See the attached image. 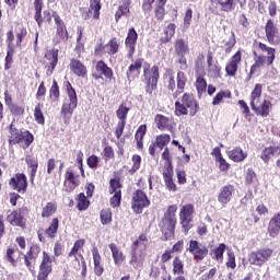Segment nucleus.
Wrapping results in <instances>:
<instances>
[{"label": "nucleus", "mask_w": 280, "mask_h": 280, "mask_svg": "<svg viewBox=\"0 0 280 280\" xmlns=\"http://www.w3.org/2000/svg\"><path fill=\"white\" fill-rule=\"evenodd\" d=\"M176 211H178V207L176 205L168 206L162 222L160 223L164 242L173 240L176 231Z\"/></svg>", "instance_id": "f257e3e1"}, {"label": "nucleus", "mask_w": 280, "mask_h": 280, "mask_svg": "<svg viewBox=\"0 0 280 280\" xmlns=\"http://www.w3.org/2000/svg\"><path fill=\"white\" fill-rule=\"evenodd\" d=\"M199 110L200 105L198 104V101H196V97L189 93H185L180 101L175 103L176 117H180L183 115H190V117H194Z\"/></svg>", "instance_id": "f03ea898"}, {"label": "nucleus", "mask_w": 280, "mask_h": 280, "mask_svg": "<svg viewBox=\"0 0 280 280\" xmlns=\"http://www.w3.org/2000/svg\"><path fill=\"white\" fill-rule=\"evenodd\" d=\"M148 248V236L141 234L131 245V259L129 261L136 270L143 264L145 249Z\"/></svg>", "instance_id": "7ed1b4c3"}, {"label": "nucleus", "mask_w": 280, "mask_h": 280, "mask_svg": "<svg viewBox=\"0 0 280 280\" xmlns=\"http://www.w3.org/2000/svg\"><path fill=\"white\" fill-rule=\"evenodd\" d=\"M10 139L9 143L11 145H20L23 148V150H27L32 143H34V135L30 132L28 130L21 131L14 127V122H11L10 125Z\"/></svg>", "instance_id": "20e7f679"}, {"label": "nucleus", "mask_w": 280, "mask_h": 280, "mask_svg": "<svg viewBox=\"0 0 280 280\" xmlns=\"http://www.w3.org/2000/svg\"><path fill=\"white\" fill-rule=\"evenodd\" d=\"M68 100L61 106V115L65 119H71L73 115V110L78 108V93H75V89L68 81L66 83Z\"/></svg>", "instance_id": "39448f33"}, {"label": "nucleus", "mask_w": 280, "mask_h": 280, "mask_svg": "<svg viewBox=\"0 0 280 280\" xmlns=\"http://www.w3.org/2000/svg\"><path fill=\"white\" fill-rule=\"evenodd\" d=\"M150 207V199H148V195L145 191L141 189H137L132 194L131 199V209L135 211V213H143V209Z\"/></svg>", "instance_id": "423d86ee"}, {"label": "nucleus", "mask_w": 280, "mask_h": 280, "mask_svg": "<svg viewBox=\"0 0 280 280\" xmlns=\"http://www.w3.org/2000/svg\"><path fill=\"white\" fill-rule=\"evenodd\" d=\"M272 257L271 248H261L256 252H252L248 256V261L252 266H258L261 268Z\"/></svg>", "instance_id": "0eeeda50"}, {"label": "nucleus", "mask_w": 280, "mask_h": 280, "mask_svg": "<svg viewBox=\"0 0 280 280\" xmlns=\"http://www.w3.org/2000/svg\"><path fill=\"white\" fill-rule=\"evenodd\" d=\"M27 215H30V210L27 209V207L23 206L19 210H15L8 214L7 221H9L12 226L23 228L25 226V218H27Z\"/></svg>", "instance_id": "6e6552de"}, {"label": "nucleus", "mask_w": 280, "mask_h": 280, "mask_svg": "<svg viewBox=\"0 0 280 280\" xmlns=\"http://www.w3.org/2000/svg\"><path fill=\"white\" fill-rule=\"evenodd\" d=\"M179 219L184 232L187 233L191 229V220L194 219V205L188 203L182 207Z\"/></svg>", "instance_id": "1a4fd4ad"}, {"label": "nucleus", "mask_w": 280, "mask_h": 280, "mask_svg": "<svg viewBox=\"0 0 280 280\" xmlns=\"http://www.w3.org/2000/svg\"><path fill=\"white\" fill-rule=\"evenodd\" d=\"M188 252L197 261H202V259L209 255V248H207V245H203L198 241L189 242Z\"/></svg>", "instance_id": "9d476101"}, {"label": "nucleus", "mask_w": 280, "mask_h": 280, "mask_svg": "<svg viewBox=\"0 0 280 280\" xmlns=\"http://www.w3.org/2000/svg\"><path fill=\"white\" fill-rule=\"evenodd\" d=\"M52 19L57 27V43H67L69 40V32H67V25H65V21L60 19V15H58L56 11L52 12Z\"/></svg>", "instance_id": "9b49d317"}, {"label": "nucleus", "mask_w": 280, "mask_h": 280, "mask_svg": "<svg viewBox=\"0 0 280 280\" xmlns=\"http://www.w3.org/2000/svg\"><path fill=\"white\" fill-rule=\"evenodd\" d=\"M139 38V34L131 27L128 30L127 37L125 39V47L127 49V58H132L135 56V51H137V40Z\"/></svg>", "instance_id": "f8f14e48"}, {"label": "nucleus", "mask_w": 280, "mask_h": 280, "mask_svg": "<svg viewBox=\"0 0 280 280\" xmlns=\"http://www.w3.org/2000/svg\"><path fill=\"white\" fill-rule=\"evenodd\" d=\"M265 34L270 45H280L279 28H277V24H275V21H267L265 25Z\"/></svg>", "instance_id": "ddd939ff"}, {"label": "nucleus", "mask_w": 280, "mask_h": 280, "mask_svg": "<svg viewBox=\"0 0 280 280\" xmlns=\"http://www.w3.org/2000/svg\"><path fill=\"white\" fill-rule=\"evenodd\" d=\"M51 262L52 258L47 254V252L43 253V260L39 265V272L37 276V280H47V277H49V273L51 272Z\"/></svg>", "instance_id": "4468645a"}, {"label": "nucleus", "mask_w": 280, "mask_h": 280, "mask_svg": "<svg viewBox=\"0 0 280 280\" xmlns=\"http://www.w3.org/2000/svg\"><path fill=\"white\" fill-rule=\"evenodd\" d=\"M44 65L47 68L46 75H51L56 69V65H58V49L54 48L46 51Z\"/></svg>", "instance_id": "2eb2a0df"}, {"label": "nucleus", "mask_w": 280, "mask_h": 280, "mask_svg": "<svg viewBox=\"0 0 280 280\" xmlns=\"http://www.w3.org/2000/svg\"><path fill=\"white\" fill-rule=\"evenodd\" d=\"M235 191V187L233 185L222 186L219 190L218 202L222 205V207H226L231 200H233V194Z\"/></svg>", "instance_id": "dca6fc26"}, {"label": "nucleus", "mask_w": 280, "mask_h": 280, "mask_svg": "<svg viewBox=\"0 0 280 280\" xmlns=\"http://www.w3.org/2000/svg\"><path fill=\"white\" fill-rule=\"evenodd\" d=\"M9 185L15 191H27V177L23 173L16 174L15 177L10 179Z\"/></svg>", "instance_id": "f3484780"}, {"label": "nucleus", "mask_w": 280, "mask_h": 280, "mask_svg": "<svg viewBox=\"0 0 280 280\" xmlns=\"http://www.w3.org/2000/svg\"><path fill=\"white\" fill-rule=\"evenodd\" d=\"M96 72L92 73L94 80H102V75L110 80L113 78V69L108 68V66L104 61H98L95 66Z\"/></svg>", "instance_id": "a211bd4d"}, {"label": "nucleus", "mask_w": 280, "mask_h": 280, "mask_svg": "<svg viewBox=\"0 0 280 280\" xmlns=\"http://www.w3.org/2000/svg\"><path fill=\"white\" fill-rule=\"evenodd\" d=\"M151 77L149 78L147 82L145 92L149 95H152L156 89V84H159V66H153L150 69Z\"/></svg>", "instance_id": "6ab92c4d"}, {"label": "nucleus", "mask_w": 280, "mask_h": 280, "mask_svg": "<svg viewBox=\"0 0 280 280\" xmlns=\"http://www.w3.org/2000/svg\"><path fill=\"white\" fill-rule=\"evenodd\" d=\"M211 8L210 11L212 14H220L218 12V5H221L222 12H231L233 10V1L234 0H210Z\"/></svg>", "instance_id": "aec40b11"}, {"label": "nucleus", "mask_w": 280, "mask_h": 280, "mask_svg": "<svg viewBox=\"0 0 280 280\" xmlns=\"http://www.w3.org/2000/svg\"><path fill=\"white\" fill-rule=\"evenodd\" d=\"M80 185L79 182L75 180V174L73 171L68 170L65 174V183H63V191L71 194Z\"/></svg>", "instance_id": "412c9836"}, {"label": "nucleus", "mask_w": 280, "mask_h": 280, "mask_svg": "<svg viewBox=\"0 0 280 280\" xmlns=\"http://www.w3.org/2000/svg\"><path fill=\"white\" fill-rule=\"evenodd\" d=\"M242 62V51H236L235 55L231 58V61L225 67V71L228 75L234 78L235 73H237V67Z\"/></svg>", "instance_id": "4be33fe9"}, {"label": "nucleus", "mask_w": 280, "mask_h": 280, "mask_svg": "<svg viewBox=\"0 0 280 280\" xmlns=\"http://www.w3.org/2000/svg\"><path fill=\"white\" fill-rule=\"evenodd\" d=\"M70 69L72 73L77 75V78H85L86 73H89V71L86 70V66H84V63H82V61L78 59H71Z\"/></svg>", "instance_id": "5701e85b"}, {"label": "nucleus", "mask_w": 280, "mask_h": 280, "mask_svg": "<svg viewBox=\"0 0 280 280\" xmlns=\"http://www.w3.org/2000/svg\"><path fill=\"white\" fill-rule=\"evenodd\" d=\"M268 235L271 237H277L280 233V213L275 214L268 224Z\"/></svg>", "instance_id": "b1692460"}, {"label": "nucleus", "mask_w": 280, "mask_h": 280, "mask_svg": "<svg viewBox=\"0 0 280 280\" xmlns=\"http://www.w3.org/2000/svg\"><path fill=\"white\" fill-rule=\"evenodd\" d=\"M109 249L112 250V257L114 259L115 266H121L124 261H126V256H124V252L117 247L115 243L109 244Z\"/></svg>", "instance_id": "393cba45"}, {"label": "nucleus", "mask_w": 280, "mask_h": 280, "mask_svg": "<svg viewBox=\"0 0 280 280\" xmlns=\"http://www.w3.org/2000/svg\"><path fill=\"white\" fill-rule=\"evenodd\" d=\"M93 261H94V272L96 277H102L104 275V267L102 266V256L100 255V250L97 247L92 249Z\"/></svg>", "instance_id": "a878e982"}, {"label": "nucleus", "mask_w": 280, "mask_h": 280, "mask_svg": "<svg viewBox=\"0 0 280 280\" xmlns=\"http://www.w3.org/2000/svg\"><path fill=\"white\" fill-rule=\"evenodd\" d=\"M175 54H177L179 58H185V56L189 54V44L183 38H177L175 40Z\"/></svg>", "instance_id": "bb28decb"}, {"label": "nucleus", "mask_w": 280, "mask_h": 280, "mask_svg": "<svg viewBox=\"0 0 280 280\" xmlns=\"http://www.w3.org/2000/svg\"><path fill=\"white\" fill-rule=\"evenodd\" d=\"M261 90H262L261 84L257 83L250 94L252 110H256L257 107L259 106V100H261Z\"/></svg>", "instance_id": "cd10ccee"}, {"label": "nucleus", "mask_w": 280, "mask_h": 280, "mask_svg": "<svg viewBox=\"0 0 280 280\" xmlns=\"http://www.w3.org/2000/svg\"><path fill=\"white\" fill-rule=\"evenodd\" d=\"M141 67H143L141 59L136 60L135 63H131L129 66V69L127 71V78L129 81L135 80V78H138L139 73H141Z\"/></svg>", "instance_id": "c85d7f7f"}, {"label": "nucleus", "mask_w": 280, "mask_h": 280, "mask_svg": "<svg viewBox=\"0 0 280 280\" xmlns=\"http://www.w3.org/2000/svg\"><path fill=\"white\" fill-rule=\"evenodd\" d=\"M187 84V75L185 72L178 71L177 72V91L173 94V97H178L185 91V86Z\"/></svg>", "instance_id": "c756f323"}, {"label": "nucleus", "mask_w": 280, "mask_h": 280, "mask_svg": "<svg viewBox=\"0 0 280 280\" xmlns=\"http://www.w3.org/2000/svg\"><path fill=\"white\" fill-rule=\"evenodd\" d=\"M164 36H162L160 38L161 43H163L164 45L170 43L172 40V37L174 36V34H176V24L171 23L168 24L164 31H163Z\"/></svg>", "instance_id": "7c9ffc66"}, {"label": "nucleus", "mask_w": 280, "mask_h": 280, "mask_svg": "<svg viewBox=\"0 0 280 280\" xmlns=\"http://www.w3.org/2000/svg\"><path fill=\"white\" fill-rule=\"evenodd\" d=\"M130 0H122V4L118 8L115 14L116 22H119L121 16H128V14H130Z\"/></svg>", "instance_id": "2f4dec72"}, {"label": "nucleus", "mask_w": 280, "mask_h": 280, "mask_svg": "<svg viewBox=\"0 0 280 280\" xmlns=\"http://www.w3.org/2000/svg\"><path fill=\"white\" fill-rule=\"evenodd\" d=\"M270 108H272V103L268 100H265L262 104L256 107V115H260L261 117H268L270 115Z\"/></svg>", "instance_id": "473e14b6"}, {"label": "nucleus", "mask_w": 280, "mask_h": 280, "mask_svg": "<svg viewBox=\"0 0 280 280\" xmlns=\"http://www.w3.org/2000/svg\"><path fill=\"white\" fill-rule=\"evenodd\" d=\"M248 156V154L244 153V150L236 148L229 152V158L231 161H234V163H242Z\"/></svg>", "instance_id": "72a5a7b5"}, {"label": "nucleus", "mask_w": 280, "mask_h": 280, "mask_svg": "<svg viewBox=\"0 0 280 280\" xmlns=\"http://www.w3.org/2000/svg\"><path fill=\"white\" fill-rule=\"evenodd\" d=\"M148 130V126L141 125L137 131H136V141H137V148L139 150H143V137H145V132Z\"/></svg>", "instance_id": "f704fd0d"}, {"label": "nucleus", "mask_w": 280, "mask_h": 280, "mask_svg": "<svg viewBox=\"0 0 280 280\" xmlns=\"http://www.w3.org/2000/svg\"><path fill=\"white\" fill-rule=\"evenodd\" d=\"M266 60H268V57L266 56H259L255 58V63L250 67L247 81L253 78V74L255 73V71H257V69H259V67H264V65H266Z\"/></svg>", "instance_id": "c9c22d12"}, {"label": "nucleus", "mask_w": 280, "mask_h": 280, "mask_svg": "<svg viewBox=\"0 0 280 280\" xmlns=\"http://www.w3.org/2000/svg\"><path fill=\"white\" fill-rule=\"evenodd\" d=\"M173 174V170H168L163 173V179L168 191H176V184L174 183V179H172Z\"/></svg>", "instance_id": "e433bc0d"}, {"label": "nucleus", "mask_w": 280, "mask_h": 280, "mask_svg": "<svg viewBox=\"0 0 280 280\" xmlns=\"http://www.w3.org/2000/svg\"><path fill=\"white\" fill-rule=\"evenodd\" d=\"M34 9H35V21L40 27L43 25V0H35L34 1Z\"/></svg>", "instance_id": "4c0bfd02"}, {"label": "nucleus", "mask_w": 280, "mask_h": 280, "mask_svg": "<svg viewBox=\"0 0 280 280\" xmlns=\"http://www.w3.org/2000/svg\"><path fill=\"white\" fill-rule=\"evenodd\" d=\"M106 54H108L109 56H115V54H117V51H119V40L117 39V37L112 38L106 45Z\"/></svg>", "instance_id": "58836bf2"}, {"label": "nucleus", "mask_w": 280, "mask_h": 280, "mask_svg": "<svg viewBox=\"0 0 280 280\" xmlns=\"http://www.w3.org/2000/svg\"><path fill=\"white\" fill-rule=\"evenodd\" d=\"M258 49L260 51H267L268 54V57H267V61H268V65H272V62H275V48L272 47H268L266 44L259 42L258 43Z\"/></svg>", "instance_id": "ea45409f"}, {"label": "nucleus", "mask_w": 280, "mask_h": 280, "mask_svg": "<svg viewBox=\"0 0 280 280\" xmlns=\"http://www.w3.org/2000/svg\"><path fill=\"white\" fill-rule=\"evenodd\" d=\"M77 200H78L77 209L79 211H86L89 209L91 201H89L84 192L79 194Z\"/></svg>", "instance_id": "a19ab883"}, {"label": "nucleus", "mask_w": 280, "mask_h": 280, "mask_svg": "<svg viewBox=\"0 0 280 280\" xmlns=\"http://www.w3.org/2000/svg\"><path fill=\"white\" fill-rule=\"evenodd\" d=\"M155 124L159 128V130H167V128H170V118L158 114L155 116Z\"/></svg>", "instance_id": "79ce46f5"}, {"label": "nucleus", "mask_w": 280, "mask_h": 280, "mask_svg": "<svg viewBox=\"0 0 280 280\" xmlns=\"http://www.w3.org/2000/svg\"><path fill=\"white\" fill-rule=\"evenodd\" d=\"M58 226H59L58 218L52 219L50 225L45 232L47 237H50L51 240H54V237H56V234L58 233Z\"/></svg>", "instance_id": "37998d69"}, {"label": "nucleus", "mask_w": 280, "mask_h": 280, "mask_svg": "<svg viewBox=\"0 0 280 280\" xmlns=\"http://www.w3.org/2000/svg\"><path fill=\"white\" fill-rule=\"evenodd\" d=\"M58 206L54 202H47L46 206L43 208L42 218H51L54 213H56Z\"/></svg>", "instance_id": "c03bdc74"}, {"label": "nucleus", "mask_w": 280, "mask_h": 280, "mask_svg": "<svg viewBox=\"0 0 280 280\" xmlns=\"http://www.w3.org/2000/svg\"><path fill=\"white\" fill-rule=\"evenodd\" d=\"M173 275H185V265L180 257H175L173 260Z\"/></svg>", "instance_id": "a18cd8bd"}, {"label": "nucleus", "mask_w": 280, "mask_h": 280, "mask_svg": "<svg viewBox=\"0 0 280 280\" xmlns=\"http://www.w3.org/2000/svg\"><path fill=\"white\" fill-rule=\"evenodd\" d=\"M170 141H172V137L170 135H160L155 139V145L156 148H160V150H163V148H165Z\"/></svg>", "instance_id": "49530a36"}, {"label": "nucleus", "mask_w": 280, "mask_h": 280, "mask_svg": "<svg viewBox=\"0 0 280 280\" xmlns=\"http://www.w3.org/2000/svg\"><path fill=\"white\" fill-rule=\"evenodd\" d=\"M49 97L52 102H58V100H60V88L56 80L52 81V85L49 90Z\"/></svg>", "instance_id": "de8ad7c7"}, {"label": "nucleus", "mask_w": 280, "mask_h": 280, "mask_svg": "<svg viewBox=\"0 0 280 280\" xmlns=\"http://www.w3.org/2000/svg\"><path fill=\"white\" fill-rule=\"evenodd\" d=\"M128 113H130V108L124 104H120V106L116 110V117L119 119V121L126 122V119H128Z\"/></svg>", "instance_id": "09e8293b"}, {"label": "nucleus", "mask_w": 280, "mask_h": 280, "mask_svg": "<svg viewBox=\"0 0 280 280\" xmlns=\"http://www.w3.org/2000/svg\"><path fill=\"white\" fill-rule=\"evenodd\" d=\"M196 89L199 97H202V94L207 93V81L202 77L197 78Z\"/></svg>", "instance_id": "8fccbe9b"}, {"label": "nucleus", "mask_w": 280, "mask_h": 280, "mask_svg": "<svg viewBox=\"0 0 280 280\" xmlns=\"http://www.w3.org/2000/svg\"><path fill=\"white\" fill-rule=\"evenodd\" d=\"M34 118L37 124H45V116L43 115V104L37 103L34 109Z\"/></svg>", "instance_id": "3c124183"}, {"label": "nucleus", "mask_w": 280, "mask_h": 280, "mask_svg": "<svg viewBox=\"0 0 280 280\" xmlns=\"http://www.w3.org/2000/svg\"><path fill=\"white\" fill-rule=\"evenodd\" d=\"M224 250H226V245L224 243H221L217 248L212 250L213 253V259H217V261H220V259H224Z\"/></svg>", "instance_id": "603ef678"}, {"label": "nucleus", "mask_w": 280, "mask_h": 280, "mask_svg": "<svg viewBox=\"0 0 280 280\" xmlns=\"http://www.w3.org/2000/svg\"><path fill=\"white\" fill-rule=\"evenodd\" d=\"M132 167L129 170V174L132 176L133 174H137L141 167V156L140 155H132Z\"/></svg>", "instance_id": "864d4df0"}, {"label": "nucleus", "mask_w": 280, "mask_h": 280, "mask_svg": "<svg viewBox=\"0 0 280 280\" xmlns=\"http://www.w3.org/2000/svg\"><path fill=\"white\" fill-rule=\"evenodd\" d=\"M9 110L11 113V115H15V117H21V115H23L25 113V107L20 106L16 103H13L10 107Z\"/></svg>", "instance_id": "5fc2aeb1"}, {"label": "nucleus", "mask_w": 280, "mask_h": 280, "mask_svg": "<svg viewBox=\"0 0 280 280\" xmlns=\"http://www.w3.org/2000/svg\"><path fill=\"white\" fill-rule=\"evenodd\" d=\"M101 222L102 224H110L113 222V212L110 210H102L101 211Z\"/></svg>", "instance_id": "6e6d98bb"}, {"label": "nucleus", "mask_w": 280, "mask_h": 280, "mask_svg": "<svg viewBox=\"0 0 280 280\" xmlns=\"http://www.w3.org/2000/svg\"><path fill=\"white\" fill-rule=\"evenodd\" d=\"M38 255H40V247L38 245H33L31 246L30 250L25 256L36 261V259L38 258Z\"/></svg>", "instance_id": "4d7b16f0"}, {"label": "nucleus", "mask_w": 280, "mask_h": 280, "mask_svg": "<svg viewBox=\"0 0 280 280\" xmlns=\"http://www.w3.org/2000/svg\"><path fill=\"white\" fill-rule=\"evenodd\" d=\"M90 8L94 12V19H100V10H102L101 0H91Z\"/></svg>", "instance_id": "13d9d810"}, {"label": "nucleus", "mask_w": 280, "mask_h": 280, "mask_svg": "<svg viewBox=\"0 0 280 280\" xmlns=\"http://www.w3.org/2000/svg\"><path fill=\"white\" fill-rule=\"evenodd\" d=\"M77 34H78V37H77L75 51L77 54H82V51H84V42H82V30L78 28Z\"/></svg>", "instance_id": "bf43d9fd"}, {"label": "nucleus", "mask_w": 280, "mask_h": 280, "mask_svg": "<svg viewBox=\"0 0 280 280\" xmlns=\"http://www.w3.org/2000/svg\"><path fill=\"white\" fill-rule=\"evenodd\" d=\"M25 36H27V28L21 26L18 28V33H16V46L21 47V43H23V38H25Z\"/></svg>", "instance_id": "052dcab7"}, {"label": "nucleus", "mask_w": 280, "mask_h": 280, "mask_svg": "<svg viewBox=\"0 0 280 280\" xmlns=\"http://www.w3.org/2000/svg\"><path fill=\"white\" fill-rule=\"evenodd\" d=\"M16 253V249L14 248H8L7 254L4 256V259L11 264V266H16V259H14V255Z\"/></svg>", "instance_id": "680f3d73"}, {"label": "nucleus", "mask_w": 280, "mask_h": 280, "mask_svg": "<svg viewBox=\"0 0 280 280\" xmlns=\"http://www.w3.org/2000/svg\"><path fill=\"white\" fill-rule=\"evenodd\" d=\"M255 180H257V174L255 173V171H253V168H248L245 175L246 185H253Z\"/></svg>", "instance_id": "e2e57ef3"}, {"label": "nucleus", "mask_w": 280, "mask_h": 280, "mask_svg": "<svg viewBox=\"0 0 280 280\" xmlns=\"http://www.w3.org/2000/svg\"><path fill=\"white\" fill-rule=\"evenodd\" d=\"M117 191H121V184L118 179L109 180V194H117Z\"/></svg>", "instance_id": "0e129e2a"}, {"label": "nucleus", "mask_w": 280, "mask_h": 280, "mask_svg": "<svg viewBox=\"0 0 280 280\" xmlns=\"http://www.w3.org/2000/svg\"><path fill=\"white\" fill-rule=\"evenodd\" d=\"M224 97H231V92H219L212 101L213 106H218Z\"/></svg>", "instance_id": "69168bd1"}, {"label": "nucleus", "mask_w": 280, "mask_h": 280, "mask_svg": "<svg viewBox=\"0 0 280 280\" xmlns=\"http://www.w3.org/2000/svg\"><path fill=\"white\" fill-rule=\"evenodd\" d=\"M270 156H272L271 147L265 148L260 154L261 161H264V163H269Z\"/></svg>", "instance_id": "338daca9"}, {"label": "nucleus", "mask_w": 280, "mask_h": 280, "mask_svg": "<svg viewBox=\"0 0 280 280\" xmlns=\"http://www.w3.org/2000/svg\"><path fill=\"white\" fill-rule=\"evenodd\" d=\"M114 196L110 198L112 207H119L121 205V191L113 192Z\"/></svg>", "instance_id": "774afa93"}]
</instances>
